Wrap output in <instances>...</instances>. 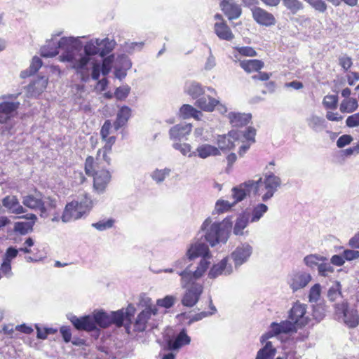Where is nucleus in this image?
I'll use <instances>...</instances> for the list:
<instances>
[{
	"mask_svg": "<svg viewBox=\"0 0 359 359\" xmlns=\"http://www.w3.org/2000/svg\"><path fill=\"white\" fill-rule=\"evenodd\" d=\"M237 140L231 133L228 135H219L217 139V144L219 150L229 151L235 147V142Z\"/></svg>",
	"mask_w": 359,
	"mask_h": 359,
	"instance_id": "31",
	"label": "nucleus"
},
{
	"mask_svg": "<svg viewBox=\"0 0 359 359\" xmlns=\"http://www.w3.org/2000/svg\"><path fill=\"white\" fill-rule=\"evenodd\" d=\"M338 97L334 95H328L324 97L323 104L327 109L334 110L337 108Z\"/></svg>",
	"mask_w": 359,
	"mask_h": 359,
	"instance_id": "44",
	"label": "nucleus"
},
{
	"mask_svg": "<svg viewBox=\"0 0 359 359\" xmlns=\"http://www.w3.org/2000/svg\"><path fill=\"white\" fill-rule=\"evenodd\" d=\"M187 255L189 259L192 260L196 258L201 257L196 269L194 271H188L184 270L182 271L180 275L183 276V278L185 281L190 280L191 277L195 276L196 278H201L207 269L209 268L210 264V259L212 257V255L210 252L208 246L201 242H196L191 244L187 250Z\"/></svg>",
	"mask_w": 359,
	"mask_h": 359,
	"instance_id": "1",
	"label": "nucleus"
},
{
	"mask_svg": "<svg viewBox=\"0 0 359 359\" xmlns=\"http://www.w3.org/2000/svg\"><path fill=\"white\" fill-rule=\"evenodd\" d=\"M99 47H100V55L102 57L109 54L113 50V46L109 39H99Z\"/></svg>",
	"mask_w": 359,
	"mask_h": 359,
	"instance_id": "45",
	"label": "nucleus"
},
{
	"mask_svg": "<svg viewBox=\"0 0 359 359\" xmlns=\"http://www.w3.org/2000/svg\"><path fill=\"white\" fill-rule=\"evenodd\" d=\"M239 65L247 74H252L261 70L264 67V62L258 59H250L240 60Z\"/></svg>",
	"mask_w": 359,
	"mask_h": 359,
	"instance_id": "28",
	"label": "nucleus"
},
{
	"mask_svg": "<svg viewBox=\"0 0 359 359\" xmlns=\"http://www.w3.org/2000/svg\"><path fill=\"white\" fill-rule=\"evenodd\" d=\"M99 39H92L88 41L83 47L85 55L81 56L78 60L75 61L73 69H75L77 74L83 81H87L90 79V69L88 65L90 60V57L100 55V47H99Z\"/></svg>",
	"mask_w": 359,
	"mask_h": 359,
	"instance_id": "2",
	"label": "nucleus"
},
{
	"mask_svg": "<svg viewBox=\"0 0 359 359\" xmlns=\"http://www.w3.org/2000/svg\"><path fill=\"white\" fill-rule=\"evenodd\" d=\"M318 271L320 276L325 277L334 272V268L331 263L323 262L318 265Z\"/></svg>",
	"mask_w": 359,
	"mask_h": 359,
	"instance_id": "49",
	"label": "nucleus"
},
{
	"mask_svg": "<svg viewBox=\"0 0 359 359\" xmlns=\"http://www.w3.org/2000/svg\"><path fill=\"white\" fill-rule=\"evenodd\" d=\"M114 224V220L108 219L106 222L100 221L93 224L97 229L100 231L104 230L108 228H111Z\"/></svg>",
	"mask_w": 359,
	"mask_h": 359,
	"instance_id": "61",
	"label": "nucleus"
},
{
	"mask_svg": "<svg viewBox=\"0 0 359 359\" xmlns=\"http://www.w3.org/2000/svg\"><path fill=\"white\" fill-rule=\"evenodd\" d=\"M252 248L249 245L238 246L232 252L231 257L236 265H241L250 256Z\"/></svg>",
	"mask_w": 359,
	"mask_h": 359,
	"instance_id": "25",
	"label": "nucleus"
},
{
	"mask_svg": "<svg viewBox=\"0 0 359 359\" xmlns=\"http://www.w3.org/2000/svg\"><path fill=\"white\" fill-rule=\"evenodd\" d=\"M192 126L190 123L177 124L172 127L169 131L170 138L180 140L191 132Z\"/></svg>",
	"mask_w": 359,
	"mask_h": 359,
	"instance_id": "29",
	"label": "nucleus"
},
{
	"mask_svg": "<svg viewBox=\"0 0 359 359\" xmlns=\"http://www.w3.org/2000/svg\"><path fill=\"white\" fill-rule=\"evenodd\" d=\"M311 5L316 11L325 13L327 6L323 0H304Z\"/></svg>",
	"mask_w": 359,
	"mask_h": 359,
	"instance_id": "50",
	"label": "nucleus"
},
{
	"mask_svg": "<svg viewBox=\"0 0 359 359\" xmlns=\"http://www.w3.org/2000/svg\"><path fill=\"white\" fill-rule=\"evenodd\" d=\"M232 193L234 198L233 204L243 201L247 196L252 194L250 181L241 184L238 187L233 188Z\"/></svg>",
	"mask_w": 359,
	"mask_h": 359,
	"instance_id": "30",
	"label": "nucleus"
},
{
	"mask_svg": "<svg viewBox=\"0 0 359 359\" xmlns=\"http://www.w3.org/2000/svg\"><path fill=\"white\" fill-rule=\"evenodd\" d=\"M180 116L183 118H189L191 117L196 120H200L201 112L190 104H183L180 109Z\"/></svg>",
	"mask_w": 359,
	"mask_h": 359,
	"instance_id": "37",
	"label": "nucleus"
},
{
	"mask_svg": "<svg viewBox=\"0 0 359 359\" xmlns=\"http://www.w3.org/2000/svg\"><path fill=\"white\" fill-rule=\"evenodd\" d=\"M228 117L231 126L236 128H241L247 126L252 118L250 114L238 112H231L229 114Z\"/></svg>",
	"mask_w": 359,
	"mask_h": 359,
	"instance_id": "27",
	"label": "nucleus"
},
{
	"mask_svg": "<svg viewBox=\"0 0 359 359\" xmlns=\"http://www.w3.org/2000/svg\"><path fill=\"white\" fill-rule=\"evenodd\" d=\"M191 338L187 335L185 329H183L173 339L168 341V348L169 350L175 351L178 350L184 346L190 344Z\"/></svg>",
	"mask_w": 359,
	"mask_h": 359,
	"instance_id": "23",
	"label": "nucleus"
},
{
	"mask_svg": "<svg viewBox=\"0 0 359 359\" xmlns=\"http://www.w3.org/2000/svg\"><path fill=\"white\" fill-rule=\"evenodd\" d=\"M325 121L318 116H312L309 120V126L313 130L323 126Z\"/></svg>",
	"mask_w": 359,
	"mask_h": 359,
	"instance_id": "53",
	"label": "nucleus"
},
{
	"mask_svg": "<svg viewBox=\"0 0 359 359\" xmlns=\"http://www.w3.org/2000/svg\"><path fill=\"white\" fill-rule=\"evenodd\" d=\"M131 115V109L127 107H122L117 113L116 119L114 123V126L116 130L123 127L126 124Z\"/></svg>",
	"mask_w": 359,
	"mask_h": 359,
	"instance_id": "35",
	"label": "nucleus"
},
{
	"mask_svg": "<svg viewBox=\"0 0 359 359\" xmlns=\"http://www.w3.org/2000/svg\"><path fill=\"white\" fill-rule=\"evenodd\" d=\"M82 204L78 201H73L68 203L64 210L62 219L65 222L75 220L81 218L82 213Z\"/></svg>",
	"mask_w": 359,
	"mask_h": 359,
	"instance_id": "15",
	"label": "nucleus"
},
{
	"mask_svg": "<svg viewBox=\"0 0 359 359\" xmlns=\"http://www.w3.org/2000/svg\"><path fill=\"white\" fill-rule=\"evenodd\" d=\"M196 151L201 158H206L210 156H217L220 155V151L215 146L209 144H203L199 145Z\"/></svg>",
	"mask_w": 359,
	"mask_h": 359,
	"instance_id": "32",
	"label": "nucleus"
},
{
	"mask_svg": "<svg viewBox=\"0 0 359 359\" xmlns=\"http://www.w3.org/2000/svg\"><path fill=\"white\" fill-rule=\"evenodd\" d=\"M69 319L77 330L92 332L96 330V326H95V323L93 322L91 315H86L81 317L72 316Z\"/></svg>",
	"mask_w": 359,
	"mask_h": 359,
	"instance_id": "17",
	"label": "nucleus"
},
{
	"mask_svg": "<svg viewBox=\"0 0 359 359\" xmlns=\"http://www.w3.org/2000/svg\"><path fill=\"white\" fill-rule=\"evenodd\" d=\"M306 305L296 302L291 308L289 313V319L298 328L305 326L309 322V318L306 316Z\"/></svg>",
	"mask_w": 359,
	"mask_h": 359,
	"instance_id": "9",
	"label": "nucleus"
},
{
	"mask_svg": "<svg viewBox=\"0 0 359 359\" xmlns=\"http://www.w3.org/2000/svg\"><path fill=\"white\" fill-rule=\"evenodd\" d=\"M358 107V100L355 98H348L341 101L339 109L342 113H351L355 111Z\"/></svg>",
	"mask_w": 359,
	"mask_h": 359,
	"instance_id": "39",
	"label": "nucleus"
},
{
	"mask_svg": "<svg viewBox=\"0 0 359 359\" xmlns=\"http://www.w3.org/2000/svg\"><path fill=\"white\" fill-rule=\"evenodd\" d=\"M346 126L350 128H353L359 126V112L352 114L346 118Z\"/></svg>",
	"mask_w": 359,
	"mask_h": 359,
	"instance_id": "57",
	"label": "nucleus"
},
{
	"mask_svg": "<svg viewBox=\"0 0 359 359\" xmlns=\"http://www.w3.org/2000/svg\"><path fill=\"white\" fill-rule=\"evenodd\" d=\"M67 39L62 37L59 41L50 40L41 47L40 55L43 57H53L57 55L59 53V48L64 46L67 43Z\"/></svg>",
	"mask_w": 359,
	"mask_h": 359,
	"instance_id": "18",
	"label": "nucleus"
},
{
	"mask_svg": "<svg viewBox=\"0 0 359 359\" xmlns=\"http://www.w3.org/2000/svg\"><path fill=\"white\" fill-rule=\"evenodd\" d=\"M220 8L229 20L238 18L242 13L241 6L233 0H222L220 2Z\"/></svg>",
	"mask_w": 359,
	"mask_h": 359,
	"instance_id": "19",
	"label": "nucleus"
},
{
	"mask_svg": "<svg viewBox=\"0 0 359 359\" xmlns=\"http://www.w3.org/2000/svg\"><path fill=\"white\" fill-rule=\"evenodd\" d=\"M3 205L12 213L18 215L25 212V209L20 204L15 196H6L2 200Z\"/></svg>",
	"mask_w": 359,
	"mask_h": 359,
	"instance_id": "26",
	"label": "nucleus"
},
{
	"mask_svg": "<svg viewBox=\"0 0 359 359\" xmlns=\"http://www.w3.org/2000/svg\"><path fill=\"white\" fill-rule=\"evenodd\" d=\"M158 309L156 306H148L142 310L136 317L133 324V330L135 332H142L147 327L149 320L152 316L158 314Z\"/></svg>",
	"mask_w": 359,
	"mask_h": 359,
	"instance_id": "8",
	"label": "nucleus"
},
{
	"mask_svg": "<svg viewBox=\"0 0 359 359\" xmlns=\"http://www.w3.org/2000/svg\"><path fill=\"white\" fill-rule=\"evenodd\" d=\"M228 261L229 258L226 257L219 263L213 264L209 271L208 277L210 278H215L223 273L230 274L232 271V268L231 265H228Z\"/></svg>",
	"mask_w": 359,
	"mask_h": 359,
	"instance_id": "22",
	"label": "nucleus"
},
{
	"mask_svg": "<svg viewBox=\"0 0 359 359\" xmlns=\"http://www.w3.org/2000/svg\"><path fill=\"white\" fill-rule=\"evenodd\" d=\"M112 62L113 60L110 56L103 59L102 65L100 66L101 72L103 75L106 76L110 72Z\"/></svg>",
	"mask_w": 359,
	"mask_h": 359,
	"instance_id": "52",
	"label": "nucleus"
},
{
	"mask_svg": "<svg viewBox=\"0 0 359 359\" xmlns=\"http://www.w3.org/2000/svg\"><path fill=\"white\" fill-rule=\"evenodd\" d=\"M101 169H104L102 166L100 158L97 155L95 157L93 156H88L84 162V171L86 175L91 176L95 173L100 171Z\"/></svg>",
	"mask_w": 359,
	"mask_h": 359,
	"instance_id": "24",
	"label": "nucleus"
},
{
	"mask_svg": "<svg viewBox=\"0 0 359 359\" xmlns=\"http://www.w3.org/2000/svg\"><path fill=\"white\" fill-rule=\"evenodd\" d=\"M19 102H0V123H6L17 114L20 107Z\"/></svg>",
	"mask_w": 359,
	"mask_h": 359,
	"instance_id": "14",
	"label": "nucleus"
},
{
	"mask_svg": "<svg viewBox=\"0 0 359 359\" xmlns=\"http://www.w3.org/2000/svg\"><path fill=\"white\" fill-rule=\"evenodd\" d=\"M321 287L320 284H315L309 290V299L310 302H317L320 297Z\"/></svg>",
	"mask_w": 359,
	"mask_h": 359,
	"instance_id": "48",
	"label": "nucleus"
},
{
	"mask_svg": "<svg viewBox=\"0 0 359 359\" xmlns=\"http://www.w3.org/2000/svg\"><path fill=\"white\" fill-rule=\"evenodd\" d=\"M43 65L42 60L39 57H34L32 58L31 65L29 66V75L36 73Z\"/></svg>",
	"mask_w": 359,
	"mask_h": 359,
	"instance_id": "54",
	"label": "nucleus"
},
{
	"mask_svg": "<svg viewBox=\"0 0 359 359\" xmlns=\"http://www.w3.org/2000/svg\"><path fill=\"white\" fill-rule=\"evenodd\" d=\"M219 101L210 96H203L196 102V106L205 111H212Z\"/></svg>",
	"mask_w": 359,
	"mask_h": 359,
	"instance_id": "34",
	"label": "nucleus"
},
{
	"mask_svg": "<svg viewBox=\"0 0 359 359\" xmlns=\"http://www.w3.org/2000/svg\"><path fill=\"white\" fill-rule=\"evenodd\" d=\"M203 231H206L205 239L211 246L217 243H226L229 238L231 226L224 223H212L210 218H207L201 226Z\"/></svg>",
	"mask_w": 359,
	"mask_h": 359,
	"instance_id": "3",
	"label": "nucleus"
},
{
	"mask_svg": "<svg viewBox=\"0 0 359 359\" xmlns=\"http://www.w3.org/2000/svg\"><path fill=\"white\" fill-rule=\"evenodd\" d=\"M180 276L183 287L187 288L182 299V304L184 306L192 307L198 302L203 291V286L201 283L196 282L199 278L193 276L190 280L185 281L183 276Z\"/></svg>",
	"mask_w": 359,
	"mask_h": 359,
	"instance_id": "6",
	"label": "nucleus"
},
{
	"mask_svg": "<svg viewBox=\"0 0 359 359\" xmlns=\"http://www.w3.org/2000/svg\"><path fill=\"white\" fill-rule=\"evenodd\" d=\"M187 93L193 98L196 99L204 93V90L199 83H192L189 86Z\"/></svg>",
	"mask_w": 359,
	"mask_h": 359,
	"instance_id": "43",
	"label": "nucleus"
},
{
	"mask_svg": "<svg viewBox=\"0 0 359 359\" xmlns=\"http://www.w3.org/2000/svg\"><path fill=\"white\" fill-rule=\"evenodd\" d=\"M209 307H210V311H202V312H200V313H198L195 314L189 320V323L190 324V323H192L194 322L201 320L203 318H204L205 317H208V316H210L214 314L216 312L217 310H216V308L215 307V306L212 304V299L209 300Z\"/></svg>",
	"mask_w": 359,
	"mask_h": 359,
	"instance_id": "41",
	"label": "nucleus"
},
{
	"mask_svg": "<svg viewBox=\"0 0 359 359\" xmlns=\"http://www.w3.org/2000/svg\"><path fill=\"white\" fill-rule=\"evenodd\" d=\"M233 204L227 201L219 200L216 203V209L218 212H224L231 209Z\"/></svg>",
	"mask_w": 359,
	"mask_h": 359,
	"instance_id": "55",
	"label": "nucleus"
},
{
	"mask_svg": "<svg viewBox=\"0 0 359 359\" xmlns=\"http://www.w3.org/2000/svg\"><path fill=\"white\" fill-rule=\"evenodd\" d=\"M22 203L25 206L32 210H39L41 216H46L47 208L43 201V196L40 192H35L34 194H28L22 198Z\"/></svg>",
	"mask_w": 359,
	"mask_h": 359,
	"instance_id": "10",
	"label": "nucleus"
},
{
	"mask_svg": "<svg viewBox=\"0 0 359 359\" xmlns=\"http://www.w3.org/2000/svg\"><path fill=\"white\" fill-rule=\"evenodd\" d=\"M341 296V285L339 282H336V283L334 285H332L328 290V299L332 302H334Z\"/></svg>",
	"mask_w": 359,
	"mask_h": 359,
	"instance_id": "46",
	"label": "nucleus"
},
{
	"mask_svg": "<svg viewBox=\"0 0 359 359\" xmlns=\"http://www.w3.org/2000/svg\"><path fill=\"white\" fill-rule=\"evenodd\" d=\"M342 254L345 261H352L359 258V251L358 250H345Z\"/></svg>",
	"mask_w": 359,
	"mask_h": 359,
	"instance_id": "56",
	"label": "nucleus"
},
{
	"mask_svg": "<svg viewBox=\"0 0 359 359\" xmlns=\"http://www.w3.org/2000/svg\"><path fill=\"white\" fill-rule=\"evenodd\" d=\"M95 326L107 328L111 325L109 314L102 311H95L91 315Z\"/></svg>",
	"mask_w": 359,
	"mask_h": 359,
	"instance_id": "33",
	"label": "nucleus"
},
{
	"mask_svg": "<svg viewBox=\"0 0 359 359\" xmlns=\"http://www.w3.org/2000/svg\"><path fill=\"white\" fill-rule=\"evenodd\" d=\"M256 130L252 127H248L244 133V137L250 144L255 142Z\"/></svg>",
	"mask_w": 359,
	"mask_h": 359,
	"instance_id": "64",
	"label": "nucleus"
},
{
	"mask_svg": "<svg viewBox=\"0 0 359 359\" xmlns=\"http://www.w3.org/2000/svg\"><path fill=\"white\" fill-rule=\"evenodd\" d=\"M251 12L254 20L260 25L271 27L276 23L274 15L261 7L254 6Z\"/></svg>",
	"mask_w": 359,
	"mask_h": 359,
	"instance_id": "11",
	"label": "nucleus"
},
{
	"mask_svg": "<svg viewBox=\"0 0 359 359\" xmlns=\"http://www.w3.org/2000/svg\"><path fill=\"white\" fill-rule=\"evenodd\" d=\"M276 353V350L273 347L271 341H267L265 346L257 352L255 359H273Z\"/></svg>",
	"mask_w": 359,
	"mask_h": 359,
	"instance_id": "38",
	"label": "nucleus"
},
{
	"mask_svg": "<svg viewBox=\"0 0 359 359\" xmlns=\"http://www.w3.org/2000/svg\"><path fill=\"white\" fill-rule=\"evenodd\" d=\"M233 49L238 55L245 57H255L257 55V51L250 46L234 47Z\"/></svg>",
	"mask_w": 359,
	"mask_h": 359,
	"instance_id": "47",
	"label": "nucleus"
},
{
	"mask_svg": "<svg viewBox=\"0 0 359 359\" xmlns=\"http://www.w3.org/2000/svg\"><path fill=\"white\" fill-rule=\"evenodd\" d=\"M339 65L344 69L348 70L352 66V60L350 57L344 55L339 59Z\"/></svg>",
	"mask_w": 359,
	"mask_h": 359,
	"instance_id": "62",
	"label": "nucleus"
},
{
	"mask_svg": "<svg viewBox=\"0 0 359 359\" xmlns=\"http://www.w3.org/2000/svg\"><path fill=\"white\" fill-rule=\"evenodd\" d=\"M267 210L268 207L265 204H258L252 210L251 222H257Z\"/></svg>",
	"mask_w": 359,
	"mask_h": 359,
	"instance_id": "42",
	"label": "nucleus"
},
{
	"mask_svg": "<svg viewBox=\"0 0 359 359\" xmlns=\"http://www.w3.org/2000/svg\"><path fill=\"white\" fill-rule=\"evenodd\" d=\"M112 124L110 120H106L100 130V136L102 140L105 142L104 145L99 149L96 155L107 163V165H111V158L110 155L112 154V147L115 144L116 137L110 136Z\"/></svg>",
	"mask_w": 359,
	"mask_h": 359,
	"instance_id": "5",
	"label": "nucleus"
},
{
	"mask_svg": "<svg viewBox=\"0 0 359 359\" xmlns=\"http://www.w3.org/2000/svg\"><path fill=\"white\" fill-rule=\"evenodd\" d=\"M130 93V88L128 87H119L115 90V96L118 100L125 99Z\"/></svg>",
	"mask_w": 359,
	"mask_h": 359,
	"instance_id": "58",
	"label": "nucleus"
},
{
	"mask_svg": "<svg viewBox=\"0 0 359 359\" xmlns=\"http://www.w3.org/2000/svg\"><path fill=\"white\" fill-rule=\"evenodd\" d=\"M271 332L266 334L262 337V342L273 335H277L280 333H288L292 331L296 330L298 327L296 326L291 320H284L280 323H273L271 325Z\"/></svg>",
	"mask_w": 359,
	"mask_h": 359,
	"instance_id": "13",
	"label": "nucleus"
},
{
	"mask_svg": "<svg viewBox=\"0 0 359 359\" xmlns=\"http://www.w3.org/2000/svg\"><path fill=\"white\" fill-rule=\"evenodd\" d=\"M334 313L337 316L341 317L345 325L350 328L356 327L359 325L358 310L355 308H350L346 301L334 304Z\"/></svg>",
	"mask_w": 359,
	"mask_h": 359,
	"instance_id": "7",
	"label": "nucleus"
},
{
	"mask_svg": "<svg viewBox=\"0 0 359 359\" xmlns=\"http://www.w3.org/2000/svg\"><path fill=\"white\" fill-rule=\"evenodd\" d=\"M90 177L93 178V188L97 192H103L111 180V175L107 169H101Z\"/></svg>",
	"mask_w": 359,
	"mask_h": 359,
	"instance_id": "16",
	"label": "nucleus"
},
{
	"mask_svg": "<svg viewBox=\"0 0 359 359\" xmlns=\"http://www.w3.org/2000/svg\"><path fill=\"white\" fill-rule=\"evenodd\" d=\"M215 19L218 20L214 25V31L219 39L231 41L234 39L231 28L229 27L222 15L217 13Z\"/></svg>",
	"mask_w": 359,
	"mask_h": 359,
	"instance_id": "12",
	"label": "nucleus"
},
{
	"mask_svg": "<svg viewBox=\"0 0 359 359\" xmlns=\"http://www.w3.org/2000/svg\"><path fill=\"white\" fill-rule=\"evenodd\" d=\"M18 218L26 219L27 220V222H18L14 224V231L21 235H25L32 231L37 219L36 215L33 213L22 215L18 217Z\"/></svg>",
	"mask_w": 359,
	"mask_h": 359,
	"instance_id": "20",
	"label": "nucleus"
},
{
	"mask_svg": "<svg viewBox=\"0 0 359 359\" xmlns=\"http://www.w3.org/2000/svg\"><path fill=\"white\" fill-rule=\"evenodd\" d=\"M283 4L292 14H296L304 8L303 4L299 0H283Z\"/></svg>",
	"mask_w": 359,
	"mask_h": 359,
	"instance_id": "40",
	"label": "nucleus"
},
{
	"mask_svg": "<svg viewBox=\"0 0 359 359\" xmlns=\"http://www.w3.org/2000/svg\"><path fill=\"white\" fill-rule=\"evenodd\" d=\"M175 298L173 296L167 295L163 299L157 300V305L165 309L171 308L175 304Z\"/></svg>",
	"mask_w": 359,
	"mask_h": 359,
	"instance_id": "51",
	"label": "nucleus"
},
{
	"mask_svg": "<svg viewBox=\"0 0 359 359\" xmlns=\"http://www.w3.org/2000/svg\"><path fill=\"white\" fill-rule=\"evenodd\" d=\"M311 277L309 273L298 271L292 273L290 280V285L294 292L304 288L311 281Z\"/></svg>",
	"mask_w": 359,
	"mask_h": 359,
	"instance_id": "21",
	"label": "nucleus"
},
{
	"mask_svg": "<svg viewBox=\"0 0 359 359\" xmlns=\"http://www.w3.org/2000/svg\"><path fill=\"white\" fill-rule=\"evenodd\" d=\"M352 137L348 135H344L339 137L337 141V145L339 148H342L351 143L352 141Z\"/></svg>",
	"mask_w": 359,
	"mask_h": 359,
	"instance_id": "63",
	"label": "nucleus"
},
{
	"mask_svg": "<svg viewBox=\"0 0 359 359\" xmlns=\"http://www.w3.org/2000/svg\"><path fill=\"white\" fill-rule=\"evenodd\" d=\"M111 325H115L117 327H121L123 325V322L126 319L130 320L131 315L124 311L123 309H120L116 311H113L109 314Z\"/></svg>",
	"mask_w": 359,
	"mask_h": 359,
	"instance_id": "36",
	"label": "nucleus"
},
{
	"mask_svg": "<svg viewBox=\"0 0 359 359\" xmlns=\"http://www.w3.org/2000/svg\"><path fill=\"white\" fill-rule=\"evenodd\" d=\"M280 183V179L273 173L266 175L264 181L262 178L256 182L250 181L252 194L262 196L264 201H266L273 196Z\"/></svg>",
	"mask_w": 359,
	"mask_h": 359,
	"instance_id": "4",
	"label": "nucleus"
},
{
	"mask_svg": "<svg viewBox=\"0 0 359 359\" xmlns=\"http://www.w3.org/2000/svg\"><path fill=\"white\" fill-rule=\"evenodd\" d=\"M246 225H247L246 221H245L242 218L238 219L235 224L234 229H233L234 233L236 235L241 234L243 230L245 229Z\"/></svg>",
	"mask_w": 359,
	"mask_h": 359,
	"instance_id": "60",
	"label": "nucleus"
},
{
	"mask_svg": "<svg viewBox=\"0 0 359 359\" xmlns=\"http://www.w3.org/2000/svg\"><path fill=\"white\" fill-rule=\"evenodd\" d=\"M168 173L169 172L165 170H156L153 172L151 176L155 181L157 182H161L165 180L166 175H168Z\"/></svg>",
	"mask_w": 359,
	"mask_h": 359,
	"instance_id": "59",
	"label": "nucleus"
}]
</instances>
